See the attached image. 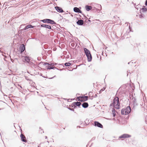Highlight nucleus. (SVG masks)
Segmentation results:
<instances>
[{
	"instance_id": "obj_15",
	"label": "nucleus",
	"mask_w": 147,
	"mask_h": 147,
	"mask_svg": "<svg viewBox=\"0 0 147 147\" xmlns=\"http://www.w3.org/2000/svg\"><path fill=\"white\" fill-rule=\"evenodd\" d=\"M34 27V26H32L31 25L29 24L28 25L26 26L23 29H22L21 30H25L27 29L30 28H33Z\"/></svg>"
},
{
	"instance_id": "obj_33",
	"label": "nucleus",
	"mask_w": 147,
	"mask_h": 147,
	"mask_svg": "<svg viewBox=\"0 0 147 147\" xmlns=\"http://www.w3.org/2000/svg\"><path fill=\"white\" fill-rule=\"evenodd\" d=\"M97 96V94H95V96H94V97L95 98V97H96Z\"/></svg>"
},
{
	"instance_id": "obj_44",
	"label": "nucleus",
	"mask_w": 147,
	"mask_h": 147,
	"mask_svg": "<svg viewBox=\"0 0 147 147\" xmlns=\"http://www.w3.org/2000/svg\"><path fill=\"white\" fill-rule=\"evenodd\" d=\"M47 142H48V143H49V141H47Z\"/></svg>"
},
{
	"instance_id": "obj_11",
	"label": "nucleus",
	"mask_w": 147,
	"mask_h": 147,
	"mask_svg": "<svg viewBox=\"0 0 147 147\" xmlns=\"http://www.w3.org/2000/svg\"><path fill=\"white\" fill-rule=\"evenodd\" d=\"M126 111V112L127 115L129 114L131 111V109L130 107L129 106L127 107L125 109Z\"/></svg>"
},
{
	"instance_id": "obj_43",
	"label": "nucleus",
	"mask_w": 147,
	"mask_h": 147,
	"mask_svg": "<svg viewBox=\"0 0 147 147\" xmlns=\"http://www.w3.org/2000/svg\"><path fill=\"white\" fill-rule=\"evenodd\" d=\"M38 147H39V146H38Z\"/></svg>"
},
{
	"instance_id": "obj_19",
	"label": "nucleus",
	"mask_w": 147,
	"mask_h": 147,
	"mask_svg": "<svg viewBox=\"0 0 147 147\" xmlns=\"http://www.w3.org/2000/svg\"><path fill=\"white\" fill-rule=\"evenodd\" d=\"M82 99L83 100V101H87L88 99V97L87 96H82Z\"/></svg>"
},
{
	"instance_id": "obj_37",
	"label": "nucleus",
	"mask_w": 147,
	"mask_h": 147,
	"mask_svg": "<svg viewBox=\"0 0 147 147\" xmlns=\"http://www.w3.org/2000/svg\"><path fill=\"white\" fill-rule=\"evenodd\" d=\"M142 17H143V16L142 15H141L140 18Z\"/></svg>"
},
{
	"instance_id": "obj_13",
	"label": "nucleus",
	"mask_w": 147,
	"mask_h": 147,
	"mask_svg": "<svg viewBox=\"0 0 147 147\" xmlns=\"http://www.w3.org/2000/svg\"><path fill=\"white\" fill-rule=\"evenodd\" d=\"M20 49L21 50L20 53H22L25 50V45L24 44H22L21 46Z\"/></svg>"
},
{
	"instance_id": "obj_39",
	"label": "nucleus",
	"mask_w": 147,
	"mask_h": 147,
	"mask_svg": "<svg viewBox=\"0 0 147 147\" xmlns=\"http://www.w3.org/2000/svg\"><path fill=\"white\" fill-rule=\"evenodd\" d=\"M130 63V62H128V64H129Z\"/></svg>"
},
{
	"instance_id": "obj_23",
	"label": "nucleus",
	"mask_w": 147,
	"mask_h": 147,
	"mask_svg": "<svg viewBox=\"0 0 147 147\" xmlns=\"http://www.w3.org/2000/svg\"><path fill=\"white\" fill-rule=\"evenodd\" d=\"M71 65V63L68 62L66 63H65V65L66 66H69Z\"/></svg>"
},
{
	"instance_id": "obj_3",
	"label": "nucleus",
	"mask_w": 147,
	"mask_h": 147,
	"mask_svg": "<svg viewBox=\"0 0 147 147\" xmlns=\"http://www.w3.org/2000/svg\"><path fill=\"white\" fill-rule=\"evenodd\" d=\"M52 64H49L47 62L44 63L43 64V65H45L46 66L47 69H54L55 68L57 69L56 67H54L52 65Z\"/></svg>"
},
{
	"instance_id": "obj_24",
	"label": "nucleus",
	"mask_w": 147,
	"mask_h": 147,
	"mask_svg": "<svg viewBox=\"0 0 147 147\" xmlns=\"http://www.w3.org/2000/svg\"><path fill=\"white\" fill-rule=\"evenodd\" d=\"M142 10L143 12H145L147 11V9L145 7H143L142 9Z\"/></svg>"
},
{
	"instance_id": "obj_5",
	"label": "nucleus",
	"mask_w": 147,
	"mask_h": 147,
	"mask_svg": "<svg viewBox=\"0 0 147 147\" xmlns=\"http://www.w3.org/2000/svg\"><path fill=\"white\" fill-rule=\"evenodd\" d=\"M81 105V103L80 102H73L71 104V106L72 107H74V108H75L76 107V106L79 107Z\"/></svg>"
},
{
	"instance_id": "obj_41",
	"label": "nucleus",
	"mask_w": 147,
	"mask_h": 147,
	"mask_svg": "<svg viewBox=\"0 0 147 147\" xmlns=\"http://www.w3.org/2000/svg\"><path fill=\"white\" fill-rule=\"evenodd\" d=\"M88 21H89V22H90V20H88Z\"/></svg>"
},
{
	"instance_id": "obj_38",
	"label": "nucleus",
	"mask_w": 147,
	"mask_h": 147,
	"mask_svg": "<svg viewBox=\"0 0 147 147\" xmlns=\"http://www.w3.org/2000/svg\"><path fill=\"white\" fill-rule=\"evenodd\" d=\"M99 6L101 8V5H99Z\"/></svg>"
},
{
	"instance_id": "obj_42",
	"label": "nucleus",
	"mask_w": 147,
	"mask_h": 147,
	"mask_svg": "<svg viewBox=\"0 0 147 147\" xmlns=\"http://www.w3.org/2000/svg\"><path fill=\"white\" fill-rule=\"evenodd\" d=\"M20 87L21 88H22V87L21 86H20Z\"/></svg>"
},
{
	"instance_id": "obj_14",
	"label": "nucleus",
	"mask_w": 147,
	"mask_h": 147,
	"mask_svg": "<svg viewBox=\"0 0 147 147\" xmlns=\"http://www.w3.org/2000/svg\"><path fill=\"white\" fill-rule=\"evenodd\" d=\"M74 11L75 12L82 13V11L79 9V8L76 7L74 8Z\"/></svg>"
},
{
	"instance_id": "obj_12",
	"label": "nucleus",
	"mask_w": 147,
	"mask_h": 147,
	"mask_svg": "<svg viewBox=\"0 0 147 147\" xmlns=\"http://www.w3.org/2000/svg\"><path fill=\"white\" fill-rule=\"evenodd\" d=\"M55 8L57 11L59 13H62L63 12V11L62 8L59 7H55Z\"/></svg>"
},
{
	"instance_id": "obj_20",
	"label": "nucleus",
	"mask_w": 147,
	"mask_h": 147,
	"mask_svg": "<svg viewBox=\"0 0 147 147\" xmlns=\"http://www.w3.org/2000/svg\"><path fill=\"white\" fill-rule=\"evenodd\" d=\"M121 113L122 115H127L126 112V111L125 109H123L121 110Z\"/></svg>"
},
{
	"instance_id": "obj_29",
	"label": "nucleus",
	"mask_w": 147,
	"mask_h": 147,
	"mask_svg": "<svg viewBox=\"0 0 147 147\" xmlns=\"http://www.w3.org/2000/svg\"><path fill=\"white\" fill-rule=\"evenodd\" d=\"M105 90V89H104V90H103V89H101L99 92V93L100 94V93H101V92L102 91H103L104 90Z\"/></svg>"
},
{
	"instance_id": "obj_16",
	"label": "nucleus",
	"mask_w": 147,
	"mask_h": 147,
	"mask_svg": "<svg viewBox=\"0 0 147 147\" xmlns=\"http://www.w3.org/2000/svg\"><path fill=\"white\" fill-rule=\"evenodd\" d=\"M77 24L80 26L84 24V21L82 20H78L76 22Z\"/></svg>"
},
{
	"instance_id": "obj_34",
	"label": "nucleus",
	"mask_w": 147,
	"mask_h": 147,
	"mask_svg": "<svg viewBox=\"0 0 147 147\" xmlns=\"http://www.w3.org/2000/svg\"><path fill=\"white\" fill-rule=\"evenodd\" d=\"M11 61L12 62H13V60L12 59H11Z\"/></svg>"
},
{
	"instance_id": "obj_32",
	"label": "nucleus",
	"mask_w": 147,
	"mask_h": 147,
	"mask_svg": "<svg viewBox=\"0 0 147 147\" xmlns=\"http://www.w3.org/2000/svg\"><path fill=\"white\" fill-rule=\"evenodd\" d=\"M145 5L146 6H147V0H146V1L145 3Z\"/></svg>"
},
{
	"instance_id": "obj_2",
	"label": "nucleus",
	"mask_w": 147,
	"mask_h": 147,
	"mask_svg": "<svg viewBox=\"0 0 147 147\" xmlns=\"http://www.w3.org/2000/svg\"><path fill=\"white\" fill-rule=\"evenodd\" d=\"M113 104L115 108L119 109L120 108V103L119 102V99L117 97L114 98L113 100Z\"/></svg>"
},
{
	"instance_id": "obj_40",
	"label": "nucleus",
	"mask_w": 147,
	"mask_h": 147,
	"mask_svg": "<svg viewBox=\"0 0 147 147\" xmlns=\"http://www.w3.org/2000/svg\"><path fill=\"white\" fill-rule=\"evenodd\" d=\"M45 138H47V136H45Z\"/></svg>"
},
{
	"instance_id": "obj_10",
	"label": "nucleus",
	"mask_w": 147,
	"mask_h": 147,
	"mask_svg": "<svg viewBox=\"0 0 147 147\" xmlns=\"http://www.w3.org/2000/svg\"><path fill=\"white\" fill-rule=\"evenodd\" d=\"M20 137L21 138V140L24 142H27V140L26 139V138L25 136L22 134H21Z\"/></svg>"
},
{
	"instance_id": "obj_4",
	"label": "nucleus",
	"mask_w": 147,
	"mask_h": 147,
	"mask_svg": "<svg viewBox=\"0 0 147 147\" xmlns=\"http://www.w3.org/2000/svg\"><path fill=\"white\" fill-rule=\"evenodd\" d=\"M44 23H47L52 24H56V23L53 20L50 19H46L43 20H40Z\"/></svg>"
},
{
	"instance_id": "obj_7",
	"label": "nucleus",
	"mask_w": 147,
	"mask_h": 147,
	"mask_svg": "<svg viewBox=\"0 0 147 147\" xmlns=\"http://www.w3.org/2000/svg\"><path fill=\"white\" fill-rule=\"evenodd\" d=\"M131 137V136L130 135H129V134H124L122 135L121 136H120L119 137V138H129V137Z\"/></svg>"
},
{
	"instance_id": "obj_18",
	"label": "nucleus",
	"mask_w": 147,
	"mask_h": 147,
	"mask_svg": "<svg viewBox=\"0 0 147 147\" xmlns=\"http://www.w3.org/2000/svg\"><path fill=\"white\" fill-rule=\"evenodd\" d=\"M85 8L87 11H89L92 9V7L90 6L86 5Z\"/></svg>"
},
{
	"instance_id": "obj_26",
	"label": "nucleus",
	"mask_w": 147,
	"mask_h": 147,
	"mask_svg": "<svg viewBox=\"0 0 147 147\" xmlns=\"http://www.w3.org/2000/svg\"><path fill=\"white\" fill-rule=\"evenodd\" d=\"M46 28L49 29H51V26L48 25H47V26H46Z\"/></svg>"
},
{
	"instance_id": "obj_22",
	"label": "nucleus",
	"mask_w": 147,
	"mask_h": 147,
	"mask_svg": "<svg viewBox=\"0 0 147 147\" xmlns=\"http://www.w3.org/2000/svg\"><path fill=\"white\" fill-rule=\"evenodd\" d=\"M82 96H80L79 97H78L77 99L78 101H80L81 102H83V100L82 99Z\"/></svg>"
},
{
	"instance_id": "obj_8",
	"label": "nucleus",
	"mask_w": 147,
	"mask_h": 147,
	"mask_svg": "<svg viewBox=\"0 0 147 147\" xmlns=\"http://www.w3.org/2000/svg\"><path fill=\"white\" fill-rule=\"evenodd\" d=\"M94 124L95 126H97L101 128H102L103 127V126L102 124L98 121H95L94 122Z\"/></svg>"
},
{
	"instance_id": "obj_31",
	"label": "nucleus",
	"mask_w": 147,
	"mask_h": 147,
	"mask_svg": "<svg viewBox=\"0 0 147 147\" xmlns=\"http://www.w3.org/2000/svg\"><path fill=\"white\" fill-rule=\"evenodd\" d=\"M92 94V92H90L89 93V95L90 96H91V95Z\"/></svg>"
},
{
	"instance_id": "obj_45",
	"label": "nucleus",
	"mask_w": 147,
	"mask_h": 147,
	"mask_svg": "<svg viewBox=\"0 0 147 147\" xmlns=\"http://www.w3.org/2000/svg\"><path fill=\"white\" fill-rule=\"evenodd\" d=\"M1 109H0V110H1Z\"/></svg>"
},
{
	"instance_id": "obj_36",
	"label": "nucleus",
	"mask_w": 147,
	"mask_h": 147,
	"mask_svg": "<svg viewBox=\"0 0 147 147\" xmlns=\"http://www.w3.org/2000/svg\"><path fill=\"white\" fill-rule=\"evenodd\" d=\"M71 100L70 99H69L68 100V101H69H69H70V100Z\"/></svg>"
},
{
	"instance_id": "obj_25",
	"label": "nucleus",
	"mask_w": 147,
	"mask_h": 147,
	"mask_svg": "<svg viewBox=\"0 0 147 147\" xmlns=\"http://www.w3.org/2000/svg\"><path fill=\"white\" fill-rule=\"evenodd\" d=\"M25 25H22L20 26V28L21 29V31H22L23 30H22V29H23L24 28V26Z\"/></svg>"
},
{
	"instance_id": "obj_17",
	"label": "nucleus",
	"mask_w": 147,
	"mask_h": 147,
	"mask_svg": "<svg viewBox=\"0 0 147 147\" xmlns=\"http://www.w3.org/2000/svg\"><path fill=\"white\" fill-rule=\"evenodd\" d=\"M82 107L84 108H87L88 106V104L87 102H84L82 104Z\"/></svg>"
},
{
	"instance_id": "obj_6",
	"label": "nucleus",
	"mask_w": 147,
	"mask_h": 147,
	"mask_svg": "<svg viewBox=\"0 0 147 147\" xmlns=\"http://www.w3.org/2000/svg\"><path fill=\"white\" fill-rule=\"evenodd\" d=\"M133 104V107L132 109V111H134L135 110V107H136L138 105L137 104L136 102V100L135 98H134V99H133V101H132Z\"/></svg>"
},
{
	"instance_id": "obj_9",
	"label": "nucleus",
	"mask_w": 147,
	"mask_h": 147,
	"mask_svg": "<svg viewBox=\"0 0 147 147\" xmlns=\"http://www.w3.org/2000/svg\"><path fill=\"white\" fill-rule=\"evenodd\" d=\"M23 57L24 58L23 61L24 62H26L29 63L30 61V60L29 57L27 56H24Z\"/></svg>"
},
{
	"instance_id": "obj_21",
	"label": "nucleus",
	"mask_w": 147,
	"mask_h": 147,
	"mask_svg": "<svg viewBox=\"0 0 147 147\" xmlns=\"http://www.w3.org/2000/svg\"><path fill=\"white\" fill-rule=\"evenodd\" d=\"M112 114L113 115V117H115V116L116 113H115V109H113L112 110Z\"/></svg>"
},
{
	"instance_id": "obj_30",
	"label": "nucleus",
	"mask_w": 147,
	"mask_h": 147,
	"mask_svg": "<svg viewBox=\"0 0 147 147\" xmlns=\"http://www.w3.org/2000/svg\"><path fill=\"white\" fill-rule=\"evenodd\" d=\"M68 109L71 111H74V110L73 109H71V108H69Z\"/></svg>"
},
{
	"instance_id": "obj_1",
	"label": "nucleus",
	"mask_w": 147,
	"mask_h": 147,
	"mask_svg": "<svg viewBox=\"0 0 147 147\" xmlns=\"http://www.w3.org/2000/svg\"><path fill=\"white\" fill-rule=\"evenodd\" d=\"M84 50L87 57L88 61V62L91 61L92 59V56L90 51L86 48H84Z\"/></svg>"
},
{
	"instance_id": "obj_35",
	"label": "nucleus",
	"mask_w": 147,
	"mask_h": 147,
	"mask_svg": "<svg viewBox=\"0 0 147 147\" xmlns=\"http://www.w3.org/2000/svg\"><path fill=\"white\" fill-rule=\"evenodd\" d=\"M55 76H54L53 77H52V78H49V79H53V78L55 77Z\"/></svg>"
},
{
	"instance_id": "obj_27",
	"label": "nucleus",
	"mask_w": 147,
	"mask_h": 147,
	"mask_svg": "<svg viewBox=\"0 0 147 147\" xmlns=\"http://www.w3.org/2000/svg\"><path fill=\"white\" fill-rule=\"evenodd\" d=\"M71 46L72 47H76V45H75V44L74 43H72L71 44Z\"/></svg>"
},
{
	"instance_id": "obj_28",
	"label": "nucleus",
	"mask_w": 147,
	"mask_h": 147,
	"mask_svg": "<svg viewBox=\"0 0 147 147\" xmlns=\"http://www.w3.org/2000/svg\"><path fill=\"white\" fill-rule=\"evenodd\" d=\"M46 26H47V25L42 24V25H41L40 27L41 28V27H43L46 28Z\"/></svg>"
}]
</instances>
